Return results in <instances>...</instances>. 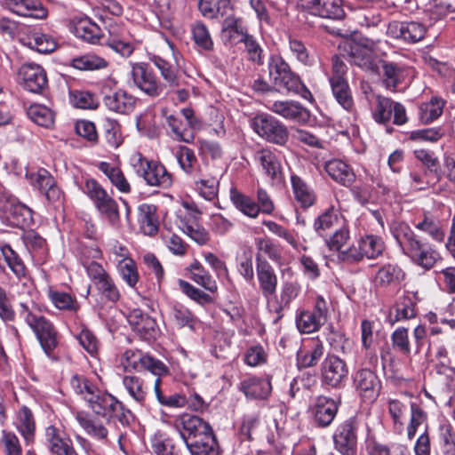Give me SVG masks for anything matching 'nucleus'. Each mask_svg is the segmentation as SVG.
<instances>
[{
  "label": "nucleus",
  "mask_w": 455,
  "mask_h": 455,
  "mask_svg": "<svg viewBox=\"0 0 455 455\" xmlns=\"http://www.w3.org/2000/svg\"><path fill=\"white\" fill-rule=\"evenodd\" d=\"M69 65L81 71H96L107 68L109 63L99 55L86 53L72 58Z\"/></svg>",
  "instance_id": "c9c22d12"
},
{
  "label": "nucleus",
  "mask_w": 455,
  "mask_h": 455,
  "mask_svg": "<svg viewBox=\"0 0 455 455\" xmlns=\"http://www.w3.org/2000/svg\"><path fill=\"white\" fill-rule=\"evenodd\" d=\"M404 277L402 268L392 263H387L379 267L374 275V283L379 287H388L398 284Z\"/></svg>",
  "instance_id": "7c9ffc66"
},
{
  "label": "nucleus",
  "mask_w": 455,
  "mask_h": 455,
  "mask_svg": "<svg viewBox=\"0 0 455 455\" xmlns=\"http://www.w3.org/2000/svg\"><path fill=\"white\" fill-rule=\"evenodd\" d=\"M296 324L298 330L302 333H313L317 331L324 324L311 311H302L297 317Z\"/></svg>",
  "instance_id": "13d9d810"
},
{
  "label": "nucleus",
  "mask_w": 455,
  "mask_h": 455,
  "mask_svg": "<svg viewBox=\"0 0 455 455\" xmlns=\"http://www.w3.org/2000/svg\"><path fill=\"white\" fill-rule=\"evenodd\" d=\"M230 200L238 211L249 218L254 219L259 214V207L257 203L235 188L230 190Z\"/></svg>",
  "instance_id": "37998d69"
},
{
  "label": "nucleus",
  "mask_w": 455,
  "mask_h": 455,
  "mask_svg": "<svg viewBox=\"0 0 455 455\" xmlns=\"http://www.w3.org/2000/svg\"><path fill=\"white\" fill-rule=\"evenodd\" d=\"M426 27L419 22H399L389 23L387 34L395 39H402L409 44H415L422 40L426 35Z\"/></svg>",
  "instance_id": "ddd939ff"
},
{
  "label": "nucleus",
  "mask_w": 455,
  "mask_h": 455,
  "mask_svg": "<svg viewBox=\"0 0 455 455\" xmlns=\"http://www.w3.org/2000/svg\"><path fill=\"white\" fill-rule=\"evenodd\" d=\"M391 342L394 349L402 355L406 356L411 355V347L407 328L399 327L395 329L391 334Z\"/></svg>",
  "instance_id": "680f3d73"
},
{
  "label": "nucleus",
  "mask_w": 455,
  "mask_h": 455,
  "mask_svg": "<svg viewBox=\"0 0 455 455\" xmlns=\"http://www.w3.org/2000/svg\"><path fill=\"white\" fill-rule=\"evenodd\" d=\"M4 4L6 9L19 16L43 20L48 15L40 0H4Z\"/></svg>",
  "instance_id": "f3484780"
},
{
  "label": "nucleus",
  "mask_w": 455,
  "mask_h": 455,
  "mask_svg": "<svg viewBox=\"0 0 455 455\" xmlns=\"http://www.w3.org/2000/svg\"><path fill=\"white\" fill-rule=\"evenodd\" d=\"M273 113L291 121H306L309 112L299 102L294 100H275L268 107Z\"/></svg>",
  "instance_id": "b1692460"
},
{
  "label": "nucleus",
  "mask_w": 455,
  "mask_h": 455,
  "mask_svg": "<svg viewBox=\"0 0 455 455\" xmlns=\"http://www.w3.org/2000/svg\"><path fill=\"white\" fill-rule=\"evenodd\" d=\"M306 8L321 18L342 20L345 16L342 0H307Z\"/></svg>",
  "instance_id": "a211bd4d"
},
{
  "label": "nucleus",
  "mask_w": 455,
  "mask_h": 455,
  "mask_svg": "<svg viewBox=\"0 0 455 455\" xmlns=\"http://www.w3.org/2000/svg\"><path fill=\"white\" fill-rule=\"evenodd\" d=\"M254 161L261 167L264 174L272 180L280 178L282 167L277 156L268 148H260L253 155Z\"/></svg>",
  "instance_id": "a878e982"
},
{
  "label": "nucleus",
  "mask_w": 455,
  "mask_h": 455,
  "mask_svg": "<svg viewBox=\"0 0 455 455\" xmlns=\"http://www.w3.org/2000/svg\"><path fill=\"white\" fill-rule=\"evenodd\" d=\"M122 382L129 396L138 404L142 405L148 395V387L144 380L140 376L126 375Z\"/></svg>",
  "instance_id": "58836bf2"
},
{
  "label": "nucleus",
  "mask_w": 455,
  "mask_h": 455,
  "mask_svg": "<svg viewBox=\"0 0 455 455\" xmlns=\"http://www.w3.org/2000/svg\"><path fill=\"white\" fill-rule=\"evenodd\" d=\"M124 366L134 371H148L156 378H162L169 373L168 367L159 359L140 350L129 349L124 353Z\"/></svg>",
  "instance_id": "39448f33"
},
{
  "label": "nucleus",
  "mask_w": 455,
  "mask_h": 455,
  "mask_svg": "<svg viewBox=\"0 0 455 455\" xmlns=\"http://www.w3.org/2000/svg\"><path fill=\"white\" fill-rule=\"evenodd\" d=\"M101 44H104L124 58L130 57L134 52L133 43L117 36L110 35Z\"/></svg>",
  "instance_id": "052dcab7"
},
{
  "label": "nucleus",
  "mask_w": 455,
  "mask_h": 455,
  "mask_svg": "<svg viewBox=\"0 0 455 455\" xmlns=\"http://www.w3.org/2000/svg\"><path fill=\"white\" fill-rule=\"evenodd\" d=\"M118 270L123 280L130 287H135L139 281V273L135 262L129 258L124 259L118 264Z\"/></svg>",
  "instance_id": "69168bd1"
},
{
  "label": "nucleus",
  "mask_w": 455,
  "mask_h": 455,
  "mask_svg": "<svg viewBox=\"0 0 455 455\" xmlns=\"http://www.w3.org/2000/svg\"><path fill=\"white\" fill-rule=\"evenodd\" d=\"M171 316L180 327H188L193 330L197 323V319L193 315L190 310L182 305L173 306Z\"/></svg>",
  "instance_id": "e2e57ef3"
},
{
  "label": "nucleus",
  "mask_w": 455,
  "mask_h": 455,
  "mask_svg": "<svg viewBox=\"0 0 455 455\" xmlns=\"http://www.w3.org/2000/svg\"><path fill=\"white\" fill-rule=\"evenodd\" d=\"M351 62L362 69L371 72L378 70L377 60L371 49L355 45L351 48Z\"/></svg>",
  "instance_id": "f704fd0d"
},
{
  "label": "nucleus",
  "mask_w": 455,
  "mask_h": 455,
  "mask_svg": "<svg viewBox=\"0 0 455 455\" xmlns=\"http://www.w3.org/2000/svg\"><path fill=\"white\" fill-rule=\"evenodd\" d=\"M19 314L33 330L36 337L54 327L50 321L44 316L36 313L33 308L26 303H20Z\"/></svg>",
  "instance_id": "473e14b6"
},
{
  "label": "nucleus",
  "mask_w": 455,
  "mask_h": 455,
  "mask_svg": "<svg viewBox=\"0 0 455 455\" xmlns=\"http://www.w3.org/2000/svg\"><path fill=\"white\" fill-rule=\"evenodd\" d=\"M222 31L224 34L228 35L230 40H238L248 34L246 28L243 24V20L233 15H228L225 18Z\"/></svg>",
  "instance_id": "bf43d9fd"
},
{
  "label": "nucleus",
  "mask_w": 455,
  "mask_h": 455,
  "mask_svg": "<svg viewBox=\"0 0 455 455\" xmlns=\"http://www.w3.org/2000/svg\"><path fill=\"white\" fill-rule=\"evenodd\" d=\"M155 205L142 204L138 208V220L145 235H153L158 230V220Z\"/></svg>",
  "instance_id": "4c0bfd02"
},
{
  "label": "nucleus",
  "mask_w": 455,
  "mask_h": 455,
  "mask_svg": "<svg viewBox=\"0 0 455 455\" xmlns=\"http://www.w3.org/2000/svg\"><path fill=\"white\" fill-rule=\"evenodd\" d=\"M45 443L52 455L61 454L66 449L73 445L69 436L55 426H49L45 428Z\"/></svg>",
  "instance_id": "c756f323"
},
{
  "label": "nucleus",
  "mask_w": 455,
  "mask_h": 455,
  "mask_svg": "<svg viewBox=\"0 0 455 455\" xmlns=\"http://www.w3.org/2000/svg\"><path fill=\"white\" fill-rule=\"evenodd\" d=\"M163 115L165 116L166 123L174 134V139L179 141L189 143L193 140L192 134H187L182 121L174 115H167L166 110H163Z\"/></svg>",
  "instance_id": "338daca9"
},
{
  "label": "nucleus",
  "mask_w": 455,
  "mask_h": 455,
  "mask_svg": "<svg viewBox=\"0 0 455 455\" xmlns=\"http://www.w3.org/2000/svg\"><path fill=\"white\" fill-rule=\"evenodd\" d=\"M269 74L274 84L280 92L300 94L305 99H312L311 92L303 84L300 78L293 74L289 65L281 58L272 60L269 64Z\"/></svg>",
  "instance_id": "f03ea898"
},
{
  "label": "nucleus",
  "mask_w": 455,
  "mask_h": 455,
  "mask_svg": "<svg viewBox=\"0 0 455 455\" xmlns=\"http://www.w3.org/2000/svg\"><path fill=\"white\" fill-rule=\"evenodd\" d=\"M198 10L203 17L214 20L228 16L233 5L230 0H199Z\"/></svg>",
  "instance_id": "2f4dec72"
},
{
  "label": "nucleus",
  "mask_w": 455,
  "mask_h": 455,
  "mask_svg": "<svg viewBox=\"0 0 455 455\" xmlns=\"http://www.w3.org/2000/svg\"><path fill=\"white\" fill-rule=\"evenodd\" d=\"M191 273V279L198 285L204 288L210 292H216L218 285L216 281L212 278L210 273L204 269L200 262L197 260L194 261L188 267Z\"/></svg>",
  "instance_id": "a18cd8bd"
},
{
  "label": "nucleus",
  "mask_w": 455,
  "mask_h": 455,
  "mask_svg": "<svg viewBox=\"0 0 455 455\" xmlns=\"http://www.w3.org/2000/svg\"><path fill=\"white\" fill-rule=\"evenodd\" d=\"M252 127L259 137L270 143L283 146L288 141L287 127L271 115L258 114L252 120Z\"/></svg>",
  "instance_id": "7ed1b4c3"
},
{
  "label": "nucleus",
  "mask_w": 455,
  "mask_h": 455,
  "mask_svg": "<svg viewBox=\"0 0 455 455\" xmlns=\"http://www.w3.org/2000/svg\"><path fill=\"white\" fill-rule=\"evenodd\" d=\"M176 158L180 168L187 174H193L196 171L198 167L197 158L191 148L180 146L176 152Z\"/></svg>",
  "instance_id": "4d7b16f0"
},
{
  "label": "nucleus",
  "mask_w": 455,
  "mask_h": 455,
  "mask_svg": "<svg viewBox=\"0 0 455 455\" xmlns=\"http://www.w3.org/2000/svg\"><path fill=\"white\" fill-rule=\"evenodd\" d=\"M136 102L137 99L133 95L122 89L105 95L103 99V103L108 110L123 115L132 113Z\"/></svg>",
  "instance_id": "393cba45"
},
{
  "label": "nucleus",
  "mask_w": 455,
  "mask_h": 455,
  "mask_svg": "<svg viewBox=\"0 0 455 455\" xmlns=\"http://www.w3.org/2000/svg\"><path fill=\"white\" fill-rule=\"evenodd\" d=\"M292 192L295 200L303 208H308L315 204V195L314 190L298 175L291 177Z\"/></svg>",
  "instance_id": "e433bc0d"
},
{
  "label": "nucleus",
  "mask_w": 455,
  "mask_h": 455,
  "mask_svg": "<svg viewBox=\"0 0 455 455\" xmlns=\"http://www.w3.org/2000/svg\"><path fill=\"white\" fill-rule=\"evenodd\" d=\"M445 102L438 97H432L428 102L419 107V118L422 123L429 124L437 119L442 114Z\"/></svg>",
  "instance_id": "8fccbe9b"
},
{
  "label": "nucleus",
  "mask_w": 455,
  "mask_h": 455,
  "mask_svg": "<svg viewBox=\"0 0 455 455\" xmlns=\"http://www.w3.org/2000/svg\"><path fill=\"white\" fill-rule=\"evenodd\" d=\"M416 316L415 304L409 297L403 298L396 303L394 312L389 315V323L395 324L397 322L412 319Z\"/></svg>",
  "instance_id": "09e8293b"
},
{
  "label": "nucleus",
  "mask_w": 455,
  "mask_h": 455,
  "mask_svg": "<svg viewBox=\"0 0 455 455\" xmlns=\"http://www.w3.org/2000/svg\"><path fill=\"white\" fill-rule=\"evenodd\" d=\"M256 275L264 298L268 299L276 292L278 282L275 269L259 253L256 254Z\"/></svg>",
  "instance_id": "f8f14e48"
},
{
  "label": "nucleus",
  "mask_w": 455,
  "mask_h": 455,
  "mask_svg": "<svg viewBox=\"0 0 455 455\" xmlns=\"http://www.w3.org/2000/svg\"><path fill=\"white\" fill-rule=\"evenodd\" d=\"M200 212L188 211L180 217L179 228L191 239L199 244L205 243L209 235L205 229L199 224Z\"/></svg>",
  "instance_id": "412c9836"
},
{
  "label": "nucleus",
  "mask_w": 455,
  "mask_h": 455,
  "mask_svg": "<svg viewBox=\"0 0 455 455\" xmlns=\"http://www.w3.org/2000/svg\"><path fill=\"white\" fill-rule=\"evenodd\" d=\"M76 419L89 435L98 440H107L108 431L102 422L90 418L84 412L76 413Z\"/></svg>",
  "instance_id": "c03bdc74"
},
{
  "label": "nucleus",
  "mask_w": 455,
  "mask_h": 455,
  "mask_svg": "<svg viewBox=\"0 0 455 455\" xmlns=\"http://www.w3.org/2000/svg\"><path fill=\"white\" fill-rule=\"evenodd\" d=\"M323 354V346L320 341H315L310 350L298 354V363L300 367L308 368L315 366Z\"/></svg>",
  "instance_id": "0e129e2a"
},
{
  "label": "nucleus",
  "mask_w": 455,
  "mask_h": 455,
  "mask_svg": "<svg viewBox=\"0 0 455 455\" xmlns=\"http://www.w3.org/2000/svg\"><path fill=\"white\" fill-rule=\"evenodd\" d=\"M354 385L359 395L366 402L373 403L379 395L381 382L370 369H361L354 376Z\"/></svg>",
  "instance_id": "9d476101"
},
{
  "label": "nucleus",
  "mask_w": 455,
  "mask_h": 455,
  "mask_svg": "<svg viewBox=\"0 0 455 455\" xmlns=\"http://www.w3.org/2000/svg\"><path fill=\"white\" fill-rule=\"evenodd\" d=\"M0 250L4 262L16 277H26L27 268L20 255L9 244L2 245Z\"/></svg>",
  "instance_id": "de8ad7c7"
},
{
  "label": "nucleus",
  "mask_w": 455,
  "mask_h": 455,
  "mask_svg": "<svg viewBox=\"0 0 455 455\" xmlns=\"http://www.w3.org/2000/svg\"><path fill=\"white\" fill-rule=\"evenodd\" d=\"M27 45L40 53H50L56 49L57 42L49 35L34 32L28 37Z\"/></svg>",
  "instance_id": "864d4df0"
},
{
  "label": "nucleus",
  "mask_w": 455,
  "mask_h": 455,
  "mask_svg": "<svg viewBox=\"0 0 455 455\" xmlns=\"http://www.w3.org/2000/svg\"><path fill=\"white\" fill-rule=\"evenodd\" d=\"M348 369L346 363L334 355H328L321 365V376L324 384L338 387L347 379Z\"/></svg>",
  "instance_id": "9b49d317"
},
{
  "label": "nucleus",
  "mask_w": 455,
  "mask_h": 455,
  "mask_svg": "<svg viewBox=\"0 0 455 455\" xmlns=\"http://www.w3.org/2000/svg\"><path fill=\"white\" fill-rule=\"evenodd\" d=\"M332 94L337 102L346 110L350 111L354 107V100L347 80L330 82Z\"/></svg>",
  "instance_id": "603ef678"
},
{
  "label": "nucleus",
  "mask_w": 455,
  "mask_h": 455,
  "mask_svg": "<svg viewBox=\"0 0 455 455\" xmlns=\"http://www.w3.org/2000/svg\"><path fill=\"white\" fill-rule=\"evenodd\" d=\"M383 83L387 89L395 92L398 84H400L404 79L403 68L395 63L383 61Z\"/></svg>",
  "instance_id": "49530a36"
},
{
  "label": "nucleus",
  "mask_w": 455,
  "mask_h": 455,
  "mask_svg": "<svg viewBox=\"0 0 455 455\" xmlns=\"http://www.w3.org/2000/svg\"><path fill=\"white\" fill-rule=\"evenodd\" d=\"M86 405L95 415L110 420L111 412L120 407V401L108 392L100 389Z\"/></svg>",
  "instance_id": "4be33fe9"
},
{
  "label": "nucleus",
  "mask_w": 455,
  "mask_h": 455,
  "mask_svg": "<svg viewBox=\"0 0 455 455\" xmlns=\"http://www.w3.org/2000/svg\"><path fill=\"white\" fill-rule=\"evenodd\" d=\"M131 77L137 88L151 97L161 94L163 87L147 63H131Z\"/></svg>",
  "instance_id": "0eeeda50"
},
{
  "label": "nucleus",
  "mask_w": 455,
  "mask_h": 455,
  "mask_svg": "<svg viewBox=\"0 0 455 455\" xmlns=\"http://www.w3.org/2000/svg\"><path fill=\"white\" fill-rule=\"evenodd\" d=\"M73 392L87 403L100 388L83 375L75 374L69 380Z\"/></svg>",
  "instance_id": "ea45409f"
},
{
  "label": "nucleus",
  "mask_w": 455,
  "mask_h": 455,
  "mask_svg": "<svg viewBox=\"0 0 455 455\" xmlns=\"http://www.w3.org/2000/svg\"><path fill=\"white\" fill-rule=\"evenodd\" d=\"M371 115L375 122L382 124L389 123L392 115L393 123L396 125H403L408 120L406 109L403 104L382 95H376Z\"/></svg>",
  "instance_id": "20e7f679"
},
{
  "label": "nucleus",
  "mask_w": 455,
  "mask_h": 455,
  "mask_svg": "<svg viewBox=\"0 0 455 455\" xmlns=\"http://www.w3.org/2000/svg\"><path fill=\"white\" fill-rule=\"evenodd\" d=\"M176 427L180 432L182 440L184 442L190 441L192 443V438L199 434L206 433L210 429L211 426L197 416L184 414L176 423Z\"/></svg>",
  "instance_id": "5701e85b"
},
{
  "label": "nucleus",
  "mask_w": 455,
  "mask_h": 455,
  "mask_svg": "<svg viewBox=\"0 0 455 455\" xmlns=\"http://www.w3.org/2000/svg\"><path fill=\"white\" fill-rule=\"evenodd\" d=\"M16 426L26 443H32L34 442L36 425L33 413L27 406H22L19 411Z\"/></svg>",
  "instance_id": "a19ab883"
},
{
  "label": "nucleus",
  "mask_w": 455,
  "mask_h": 455,
  "mask_svg": "<svg viewBox=\"0 0 455 455\" xmlns=\"http://www.w3.org/2000/svg\"><path fill=\"white\" fill-rule=\"evenodd\" d=\"M169 46L172 54V60H167L161 56L154 55L150 58L153 64L158 68L163 79L171 87H178L180 85V66L173 51V45L170 43Z\"/></svg>",
  "instance_id": "6ab92c4d"
},
{
  "label": "nucleus",
  "mask_w": 455,
  "mask_h": 455,
  "mask_svg": "<svg viewBox=\"0 0 455 455\" xmlns=\"http://www.w3.org/2000/svg\"><path fill=\"white\" fill-rule=\"evenodd\" d=\"M324 170L331 179L344 187H350L355 180L352 168L341 160L331 159L326 162Z\"/></svg>",
  "instance_id": "cd10ccee"
},
{
  "label": "nucleus",
  "mask_w": 455,
  "mask_h": 455,
  "mask_svg": "<svg viewBox=\"0 0 455 455\" xmlns=\"http://www.w3.org/2000/svg\"><path fill=\"white\" fill-rule=\"evenodd\" d=\"M129 323L132 330L144 340L155 339L156 334V323L154 318L140 310H134L129 315Z\"/></svg>",
  "instance_id": "bb28decb"
},
{
  "label": "nucleus",
  "mask_w": 455,
  "mask_h": 455,
  "mask_svg": "<svg viewBox=\"0 0 455 455\" xmlns=\"http://www.w3.org/2000/svg\"><path fill=\"white\" fill-rule=\"evenodd\" d=\"M390 232L403 254L420 268L428 271L442 260L441 253L436 247L417 235L407 223L393 222Z\"/></svg>",
  "instance_id": "f257e3e1"
},
{
  "label": "nucleus",
  "mask_w": 455,
  "mask_h": 455,
  "mask_svg": "<svg viewBox=\"0 0 455 455\" xmlns=\"http://www.w3.org/2000/svg\"><path fill=\"white\" fill-rule=\"evenodd\" d=\"M357 425L354 418L339 424L333 434L334 449L340 455L357 454Z\"/></svg>",
  "instance_id": "423d86ee"
},
{
  "label": "nucleus",
  "mask_w": 455,
  "mask_h": 455,
  "mask_svg": "<svg viewBox=\"0 0 455 455\" xmlns=\"http://www.w3.org/2000/svg\"><path fill=\"white\" fill-rule=\"evenodd\" d=\"M29 177L31 184L43 193L50 203L60 201L62 193L47 170L41 168L36 172L31 173Z\"/></svg>",
  "instance_id": "dca6fc26"
},
{
  "label": "nucleus",
  "mask_w": 455,
  "mask_h": 455,
  "mask_svg": "<svg viewBox=\"0 0 455 455\" xmlns=\"http://www.w3.org/2000/svg\"><path fill=\"white\" fill-rule=\"evenodd\" d=\"M93 203L100 213L104 215L112 226H116L119 223L120 214L118 204L108 192L99 197V199H96Z\"/></svg>",
  "instance_id": "79ce46f5"
},
{
  "label": "nucleus",
  "mask_w": 455,
  "mask_h": 455,
  "mask_svg": "<svg viewBox=\"0 0 455 455\" xmlns=\"http://www.w3.org/2000/svg\"><path fill=\"white\" fill-rule=\"evenodd\" d=\"M414 228L426 234L432 241L442 243L445 239V230L442 220L428 211H424L418 216L414 222Z\"/></svg>",
  "instance_id": "2eb2a0df"
},
{
  "label": "nucleus",
  "mask_w": 455,
  "mask_h": 455,
  "mask_svg": "<svg viewBox=\"0 0 455 455\" xmlns=\"http://www.w3.org/2000/svg\"><path fill=\"white\" fill-rule=\"evenodd\" d=\"M27 114L31 121L43 127H50L54 121L52 111L41 104H32L28 108Z\"/></svg>",
  "instance_id": "5fc2aeb1"
},
{
  "label": "nucleus",
  "mask_w": 455,
  "mask_h": 455,
  "mask_svg": "<svg viewBox=\"0 0 455 455\" xmlns=\"http://www.w3.org/2000/svg\"><path fill=\"white\" fill-rule=\"evenodd\" d=\"M200 212L188 211L180 217L179 228L191 239L199 244L205 243L209 235L205 229L199 224Z\"/></svg>",
  "instance_id": "aec40b11"
},
{
  "label": "nucleus",
  "mask_w": 455,
  "mask_h": 455,
  "mask_svg": "<svg viewBox=\"0 0 455 455\" xmlns=\"http://www.w3.org/2000/svg\"><path fill=\"white\" fill-rule=\"evenodd\" d=\"M75 36L90 44H101L103 37L101 28L88 18L75 20L72 27Z\"/></svg>",
  "instance_id": "c85d7f7f"
},
{
  "label": "nucleus",
  "mask_w": 455,
  "mask_h": 455,
  "mask_svg": "<svg viewBox=\"0 0 455 455\" xmlns=\"http://www.w3.org/2000/svg\"><path fill=\"white\" fill-rule=\"evenodd\" d=\"M364 258L374 259L380 256L385 250V243L379 236L367 235L359 239Z\"/></svg>",
  "instance_id": "3c124183"
},
{
  "label": "nucleus",
  "mask_w": 455,
  "mask_h": 455,
  "mask_svg": "<svg viewBox=\"0 0 455 455\" xmlns=\"http://www.w3.org/2000/svg\"><path fill=\"white\" fill-rule=\"evenodd\" d=\"M240 390L251 399H265L271 392L270 381L251 377L240 383Z\"/></svg>",
  "instance_id": "72a5a7b5"
},
{
  "label": "nucleus",
  "mask_w": 455,
  "mask_h": 455,
  "mask_svg": "<svg viewBox=\"0 0 455 455\" xmlns=\"http://www.w3.org/2000/svg\"><path fill=\"white\" fill-rule=\"evenodd\" d=\"M192 37L196 45L204 51L213 48V41L208 28L202 21H196L191 28Z\"/></svg>",
  "instance_id": "6e6d98bb"
},
{
  "label": "nucleus",
  "mask_w": 455,
  "mask_h": 455,
  "mask_svg": "<svg viewBox=\"0 0 455 455\" xmlns=\"http://www.w3.org/2000/svg\"><path fill=\"white\" fill-rule=\"evenodd\" d=\"M196 189L204 199L212 201L216 198L219 180L214 177L203 178L195 183Z\"/></svg>",
  "instance_id": "774afa93"
},
{
  "label": "nucleus",
  "mask_w": 455,
  "mask_h": 455,
  "mask_svg": "<svg viewBox=\"0 0 455 455\" xmlns=\"http://www.w3.org/2000/svg\"><path fill=\"white\" fill-rule=\"evenodd\" d=\"M23 88L33 93H44L48 86V78L44 68L36 63L23 64L18 72Z\"/></svg>",
  "instance_id": "1a4fd4ad"
},
{
  "label": "nucleus",
  "mask_w": 455,
  "mask_h": 455,
  "mask_svg": "<svg viewBox=\"0 0 455 455\" xmlns=\"http://www.w3.org/2000/svg\"><path fill=\"white\" fill-rule=\"evenodd\" d=\"M338 403L330 397L319 395L315 398L310 411L315 424L320 427H329L338 412Z\"/></svg>",
  "instance_id": "4468645a"
},
{
  "label": "nucleus",
  "mask_w": 455,
  "mask_h": 455,
  "mask_svg": "<svg viewBox=\"0 0 455 455\" xmlns=\"http://www.w3.org/2000/svg\"><path fill=\"white\" fill-rule=\"evenodd\" d=\"M139 161L140 168L138 172L148 186L164 189L172 186V175L164 164L156 161H148L141 156H140Z\"/></svg>",
  "instance_id": "6e6552de"
}]
</instances>
